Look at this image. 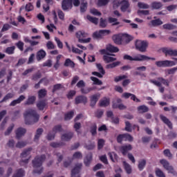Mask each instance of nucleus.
I'll return each mask as SVG.
<instances>
[{"label": "nucleus", "mask_w": 177, "mask_h": 177, "mask_svg": "<svg viewBox=\"0 0 177 177\" xmlns=\"http://www.w3.org/2000/svg\"><path fill=\"white\" fill-rule=\"evenodd\" d=\"M73 160H81L82 159V153L80 151L75 152L73 156Z\"/></svg>", "instance_id": "54"}, {"label": "nucleus", "mask_w": 177, "mask_h": 177, "mask_svg": "<svg viewBox=\"0 0 177 177\" xmlns=\"http://www.w3.org/2000/svg\"><path fill=\"white\" fill-rule=\"evenodd\" d=\"M151 8H152L153 10H158V9H161V8H162V3L158 1H153L151 3Z\"/></svg>", "instance_id": "31"}, {"label": "nucleus", "mask_w": 177, "mask_h": 177, "mask_svg": "<svg viewBox=\"0 0 177 177\" xmlns=\"http://www.w3.org/2000/svg\"><path fill=\"white\" fill-rule=\"evenodd\" d=\"M99 100V97H97V95H95L91 97V106L94 107V106L97 103V101Z\"/></svg>", "instance_id": "43"}, {"label": "nucleus", "mask_w": 177, "mask_h": 177, "mask_svg": "<svg viewBox=\"0 0 177 177\" xmlns=\"http://www.w3.org/2000/svg\"><path fill=\"white\" fill-rule=\"evenodd\" d=\"M17 48L19 49L21 52L24 50V43L21 41H18L17 43L15 44Z\"/></svg>", "instance_id": "56"}, {"label": "nucleus", "mask_w": 177, "mask_h": 177, "mask_svg": "<svg viewBox=\"0 0 177 177\" xmlns=\"http://www.w3.org/2000/svg\"><path fill=\"white\" fill-rule=\"evenodd\" d=\"M16 49V46H12L11 47H8L5 52L7 53V55H13L15 53V50Z\"/></svg>", "instance_id": "46"}, {"label": "nucleus", "mask_w": 177, "mask_h": 177, "mask_svg": "<svg viewBox=\"0 0 177 177\" xmlns=\"http://www.w3.org/2000/svg\"><path fill=\"white\" fill-rule=\"evenodd\" d=\"M35 100H37L35 95H29L24 104L25 106H32L35 103Z\"/></svg>", "instance_id": "18"}, {"label": "nucleus", "mask_w": 177, "mask_h": 177, "mask_svg": "<svg viewBox=\"0 0 177 177\" xmlns=\"http://www.w3.org/2000/svg\"><path fill=\"white\" fill-rule=\"evenodd\" d=\"M147 68L146 66H139L136 68V71L133 73V75H140V77H146V74L143 73V71H146Z\"/></svg>", "instance_id": "12"}, {"label": "nucleus", "mask_w": 177, "mask_h": 177, "mask_svg": "<svg viewBox=\"0 0 177 177\" xmlns=\"http://www.w3.org/2000/svg\"><path fill=\"white\" fill-rule=\"evenodd\" d=\"M46 56V53L44 50H40L37 53V60L39 62L40 60H42L44 57Z\"/></svg>", "instance_id": "33"}, {"label": "nucleus", "mask_w": 177, "mask_h": 177, "mask_svg": "<svg viewBox=\"0 0 177 177\" xmlns=\"http://www.w3.org/2000/svg\"><path fill=\"white\" fill-rule=\"evenodd\" d=\"M27 143L26 142L24 141H19L16 145L15 147H17V149H23V147H26Z\"/></svg>", "instance_id": "55"}, {"label": "nucleus", "mask_w": 177, "mask_h": 177, "mask_svg": "<svg viewBox=\"0 0 177 177\" xmlns=\"http://www.w3.org/2000/svg\"><path fill=\"white\" fill-rule=\"evenodd\" d=\"M120 3L122 5L120 7V10H122V12L131 13V10L129 9L130 4L128 0H122Z\"/></svg>", "instance_id": "13"}, {"label": "nucleus", "mask_w": 177, "mask_h": 177, "mask_svg": "<svg viewBox=\"0 0 177 177\" xmlns=\"http://www.w3.org/2000/svg\"><path fill=\"white\" fill-rule=\"evenodd\" d=\"M100 27L101 28H106L107 27V20L100 18Z\"/></svg>", "instance_id": "51"}, {"label": "nucleus", "mask_w": 177, "mask_h": 177, "mask_svg": "<svg viewBox=\"0 0 177 177\" xmlns=\"http://www.w3.org/2000/svg\"><path fill=\"white\" fill-rule=\"evenodd\" d=\"M91 91H93V88H85L84 87L80 89V92L83 93L84 95H86L91 92Z\"/></svg>", "instance_id": "59"}, {"label": "nucleus", "mask_w": 177, "mask_h": 177, "mask_svg": "<svg viewBox=\"0 0 177 177\" xmlns=\"http://www.w3.org/2000/svg\"><path fill=\"white\" fill-rule=\"evenodd\" d=\"M92 153H89L86 156L84 160V162L86 167H89V165H91V162H92Z\"/></svg>", "instance_id": "28"}, {"label": "nucleus", "mask_w": 177, "mask_h": 177, "mask_svg": "<svg viewBox=\"0 0 177 177\" xmlns=\"http://www.w3.org/2000/svg\"><path fill=\"white\" fill-rule=\"evenodd\" d=\"M36 106L39 110L42 111L44 110V109H45V107H46V106H48V102H46V100H40L37 103Z\"/></svg>", "instance_id": "24"}, {"label": "nucleus", "mask_w": 177, "mask_h": 177, "mask_svg": "<svg viewBox=\"0 0 177 177\" xmlns=\"http://www.w3.org/2000/svg\"><path fill=\"white\" fill-rule=\"evenodd\" d=\"M31 150H32V148H28L27 149L24 150V151L21 154V157L22 158H26V157H28V156H30Z\"/></svg>", "instance_id": "37"}, {"label": "nucleus", "mask_w": 177, "mask_h": 177, "mask_svg": "<svg viewBox=\"0 0 177 177\" xmlns=\"http://www.w3.org/2000/svg\"><path fill=\"white\" fill-rule=\"evenodd\" d=\"M87 6H88V3H86V2H83L81 3L80 11L82 13L86 12Z\"/></svg>", "instance_id": "57"}, {"label": "nucleus", "mask_w": 177, "mask_h": 177, "mask_svg": "<svg viewBox=\"0 0 177 177\" xmlns=\"http://www.w3.org/2000/svg\"><path fill=\"white\" fill-rule=\"evenodd\" d=\"M74 117V111H71L64 115L65 121H70Z\"/></svg>", "instance_id": "39"}, {"label": "nucleus", "mask_w": 177, "mask_h": 177, "mask_svg": "<svg viewBox=\"0 0 177 177\" xmlns=\"http://www.w3.org/2000/svg\"><path fill=\"white\" fill-rule=\"evenodd\" d=\"M42 133H44V129L39 128L37 129L35 137H34L35 142H38V140H39V138H41V136H42Z\"/></svg>", "instance_id": "27"}, {"label": "nucleus", "mask_w": 177, "mask_h": 177, "mask_svg": "<svg viewBox=\"0 0 177 177\" xmlns=\"http://www.w3.org/2000/svg\"><path fill=\"white\" fill-rule=\"evenodd\" d=\"M110 104V100L105 98L100 102V107H107Z\"/></svg>", "instance_id": "41"}, {"label": "nucleus", "mask_w": 177, "mask_h": 177, "mask_svg": "<svg viewBox=\"0 0 177 177\" xmlns=\"http://www.w3.org/2000/svg\"><path fill=\"white\" fill-rule=\"evenodd\" d=\"M82 168V163H77L71 171V177H81L80 172Z\"/></svg>", "instance_id": "9"}, {"label": "nucleus", "mask_w": 177, "mask_h": 177, "mask_svg": "<svg viewBox=\"0 0 177 177\" xmlns=\"http://www.w3.org/2000/svg\"><path fill=\"white\" fill-rule=\"evenodd\" d=\"M133 147L131 145H123L120 147V150L123 156H127L128 154V151H131Z\"/></svg>", "instance_id": "16"}, {"label": "nucleus", "mask_w": 177, "mask_h": 177, "mask_svg": "<svg viewBox=\"0 0 177 177\" xmlns=\"http://www.w3.org/2000/svg\"><path fill=\"white\" fill-rule=\"evenodd\" d=\"M162 28L165 30H175L176 28V26L173 25L172 24H166L162 26Z\"/></svg>", "instance_id": "47"}, {"label": "nucleus", "mask_w": 177, "mask_h": 177, "mask_svg": "<svg viewBox=\"0 0 177 177\" xmlns=\"http://www.w3.org/2000/svg\"><path fill=\"white\" fill-rule=\"evenodd\" d=\"M128 78V76L123 75H120L114 78L115 82H120V81H122V80H127Z\"/></svg>", "instance_id": "58"}, {"label": "nucleus", "mask_w": 177, "mask_h": 177, "mask_svg": "<svg viewBox=\"0 0 177 177\" xmlns=\"http://www.w3.org/2000/svg\"><path fill=\"white\" fill-rule=\"evenodd\" d=\"M147 46L148 44L146 41L138 40L136 42V48L138 50H140V52H145L146 49H147Z\"/></svg>", "instance_id": "5"}, {"label": "nucleus", "mask_w": 177, "mask_h": 177, "mask_svg": "<svg viewBox=\"0 0 177 177\" xmlns=\"http://www.w3.org/2000/svg\"><path fill=\"white\" fill-rule=\"evenodd\" d=\"M160 164H162L165 169H167V171H169V172H170L171 174H174V175H176V171H175L172 166L169 165V162L167 160L165 159L160 160Z\"/></svg>", "instance_id": "7"}, {"label": "nucleus", "mask_w": 177, "mask_h": 177, "mask_svg": "<svg viewBox=\"0 0 177 177\" xmlns=\"http://www.w3.org/2000/svg\"><path fill=\"white\" fill-rule=\"evenodd\" d=\"M26 100V96L21 95L17 100H14L10 104V106H11L12 107H15V106H16L17 104H20V103H21V102H23V100Z\"/></svg>", "instance_id": "20"}, {"label": "nucleus", "mask_w": 177, "mask_h": 177, "mask_svg": "<svg viewBox=\"0 0 177 177\" xmlns=\"http://www.w3.org/2000/svg\"><path fill=\"white\" fill-rule=\"evenodd\" d=\"M64 66H65V67H71L72 68H74V67H75V64L74 63V62L71 61V59L68 58L66 59Z\"/></svg>", "instance_id": "35"}, {"label": "nucleus", "mask_w": 177, "mask_h": 177, "mask_svg": "<svg viewBox=\"0 0 177 177\" xmlns=\"http://www.w3.org/2000/svg\"><path fill=\"white\" fill-rule=\"evenodd\" d=\"M150 109L146 105H140L137 107V111L138 114H145V113H148Z\"/></svg>", "instance_id": "25"}, {"label": "nucleus", "mask_w": 177, "mask_h": 177, "mask_svg": "<svg viewBox=\"0 0 177 177\" xmlns=\"http://www.w3.org/2000/svg\"><path fill=\"white\" fill-rule=\"evenodd\" d=\"M26 132H27V130H26V129L24 128L20 127L17 129L15 133L17 139H20L21 136H24V135L26 134Z\"/></svg>", "instance_id": "22"}, {"label": "nucleus", "mask_w": 177, "mask_h": 177, "mask_svg": "<svg viewBox=\"0 0 177 177\" xmlns=\"http://www.w3.org/2000/svg\"><path fill=\"white\" fill-rule=\"evenodd\" d=\"M146 164H147V161L146 159H140L138 161V168L139 171H143L145 169V167H146Z\"/></svg>", "instance_id": "30"}, {"label": "nucleus", "mask_w": 177, "mask_h": 177, "mask_svg": "<svg viewBox=\"0 0 177 177\" xmlns=\"http://www.w3.org/2000/svg\"><path fill=\"white\" fill-rule=\"evenodd\" d=\"M106 52L107 50L109 52H111V53H117V52L120 51V49H118V48L111 45V44H109L106 46Z\"/></svg>", "instance_id": "32"}, {"label": "nucleus", "mask_w": 177, "mask_h": 177, "mask_svg": "<svg viewBox=\"0 0 177 177\" xmlns=\"http://www.w3.org/2000/svg\"><path fill=\"white\" fill-rule=\"evenodd\" d=\"M138 6L140 9H149L150 6L146 3L139 2L138 3Z\"/></svg>", "instance_id": "53"}, {"label": "nucleus", "mask_w": 177, "mask_h": 177, "mask_svg": "<svg viewBox=\"0 0 177 177\" xmlns=\"http://www.w3.org/2000/svg\"><path fill=\"white\" fill-rule=\"evenodd\" d=\"M111 32L109 30H100L98 32H95L93 33V38H96L97 39L99 38H102V37H106V35H109Z\"/></svg>", "instance_id": "10"}, {"label": "nucleus", "mask_w": 177, "mask_h": 177, "mask_svg": "<svg viewBox=\"0 0 177 177\" xmlns=\"http://www.w3.org/2000/svg\"><path fill=\"white\" fill-rule=\"evenodd\" d=\"M46 160V156L45 155H41L40 156H37L33 160H32V165L35 169L33 170V174H38V175H41L42 172H44V167H42V162Z\"/></svg>", "instance_id": "2"}, {"label": "nucleus", "mask_w": 177, "mask_h": 177, "mask_svg": "<svg viewBox=\"0 0 177 177\" xmlns=\"http://www.w3.org/2000/svg\"><path fill=\"white\" fill-rule=\"evenodd\" d=\"M156 174L158 177H165V174H164V172L160 169H156Z\"/></svg>", "instance_id": "64"}, {"label": "nucleus", "mask_w": 177, "mask_h": 177, "mask_svg": "<svg viewBox=\"0 0 177 177\" xmlns=\"http://www.w3.org/2000/svg\"><path fill=\"white\" fill-rule=\"evenodd\" d=\"M125 131L127 132H132V124L129 121L125 122Z\"/></svg>", "instance_id": "52"}, {"label": "nucleus", "mask_w": 177, "mask_h": 177, "mask_svg": "<svg viewBox=\"0 0 177 177\" xmlns=\"http://www.w3.org/2000/svg\"><path fill=\"white\" fill-rule=\"evenodd\" d=\"M26 176V171L23 169H18L14 173L12 177H24Z\"/></svg>", "instance_id": "26"}, {"label": "nucleus", "mask_w": 177, "mask_h": 177, "mask_svg": "<svg viewBox=\"0 0 177 177\" xmlns=\"http://www.w3.org/2000/svg\"><path fill=\"white\" fill-rule=\"evenodd\" d=\"M104 142H105V141L103 139L98 140V142H97L98 150H100L101 149H103V146H104Z\"/></svg>", "instance_id": "61"}, {"label": "nucleus", "mask_w": 177, "mask_h": 177, "mask_svg": "<svg viewBox=\"0 0 177 177\" xmlns=\"http://www.w3.org/2000/svg\"><path fill=\"white\" fill-rule=\"evenodd\" d=\"M25 118V124L26 125H33L39 121V115L37 113V111L34 109H28L24 113Z\"/></svg>", "instance_id": "1"}, {"label": "nucleus", "mask_w": 177, "mask_h": 177, "mask_svg": "<svg viewBox=\"0 0 177 177\" xmlns=\"http://www.w3.org/2000/svg\"><path fill=\"white\" fill-rule=\"evenodd\" d=\"M88 102V98L84 95H79L77 96L75 99V104H80L81 103H83L84 104H86V103Z\"/></svg>", "instance_id": "17"}, {"label": "nucleus", "mask_w": 177, "mask_h": 177, "mask_svg": "<svg viewBox=\"0 0 177 177\" xmlns=\"http://www.w3.org/2000/svg\"><path fill=\"white\" fill-rule=\"evenodd\" d=\"M163 154H165L166 157H168L169 160L172 159V153H171V151L169 149H165L163 151Z\"/></svg>", "instance_id": "60"}, {"label": "nucleus", "mask_w": 177, "mask_h": 177, "mask_svg": "<svg viewBox=\"0 0 177 177\" xmlns=\"http://www.w3.org/2000/svg\"><path fill=\"white\" fill-rule=\"evenodd\" d=\"M91 81L93 82V85H103V82L99 80L97 77H91Z\"/></svg>", "instance_id": "44"}, {"label": "nucleus", "mask_w": 177, "mask_h": 177, "mask_svg": "<svg viewBox=\"0 0 177 177\" xmlns=\"http://www.w3.org/2000/svg\"><path fill=\"white\" fill-rule=\"evenodd\" d=\"M158 81H160L161 84H163V85H165V86H169V80H166L163 77H158Z\"/></svg>", "instance_id": "50"}, {"label": "nucleus", "mask_w": 177, "mask_h": 177, "mask_svg": "<svg viewBox=\"0 0 177 177\" xmlns=\"http://www.w3.org/2000/svg\"><path fill=\"white\" fill-rule=\"evenodd\" d=\"M53 132H54V133H56L57 132H62V125L58 124L55 126L53 129Z\"/></svg>", "instance_id": "63"}, {"label": "nucleus", "mask_w": 177, "mask_h": 177, "mask_svg": "<svg viewBox=\"0 0 177 177\" xmlns=\"http://www.w3.org/2000/svg\"><path fill=\"white\" fill-rule=\"evenodd\" d=\"M110 2V0H98V6H106Z\"/></svg>", "instance_id": "62"}, {"label": "nucleus", "mask_w": 177, "mask_h": 177, "mask_svg": "<svg viewBox=\"0 0 177 177\" xmlns=\"http://www.w3.org/2000/svg\"><path fill=\"white\" fill-rule=\"evenodd\" d=\"M41 77H42V74L41 73V72L38 71L32 75V81H38V80H39Z\"/></svg>", "instance_id": "49"}, {"label": "nucleus", "mask_w": 177, "mask_h": 177, "mask_svg": "<svg viewBox=\"0 0 177 177\" xmlns=\"http://www.w3.org/2000/svg\"><path fill=\"white\" fill-rule=\"evenodd\" d=\"M157 67H172L176 66V62L169 60L157 61L155 62Z\"/></svg>", "instance_id": "4"}, {"label": "nucleus", "mask_w": 177, "mask_h": 177, "mask_svg": "<svg viewBox=\"0 0 177 177\" xmlns=\"http://www.w3.org/2000/svg\"><path fill=\"white\" fill-rule=\"evenodd\" d=\"M108 156L113 162H118L119 157L115 152H109Z\"/></svg>", "instance_id": "29"}, {"label": "nucleus", "mask_w": 177, "mask_h": 177, "mask_svg": "<svg viewBox=\"0 0 177 177\" xmlns=\"http://www.w3.org/2000/svg\"><path fill=\"white\" fill-rule=\"evenodd\" d=\"M161 51L165 57L168 56H177V50H173L172 48H169L168 47H163L161 48Z\"/></svg>", "instance_id": "8"}, {"label": "nucleus", "mask_w": 177, "mask_h": 177, "mask_svg": "<svg viewBox=\"0 0 177 177\" xmlns=\"http://www.w3.org/2000/svg\"><path fill=\"white\" fill-rule=\"evenodd\" d=\"M160 118L164 122V124L167 125V127H168V128H169V129H172L174 128V127L172 125V122L171 121H169V119H168L167 117H165L162 115H160Z\"/></svg>", "instance_id": "19"}, {"label": "nucleus", "mask_w": 177, "mask_h": 177, "mask_svg": "<svg viewBox=\"0 0 177 177\" xmlns=\"http://www.w3.org/2000/svg\"><path fill=\"white\" fill-rule=\"evenodd\" d=\"M101 55H104L103 56V60L106 62V63H112V62H115L117 60V58H114L111 56H115V55H111L107 52V50L102 49L100 50Z\"/></svg>", "instance_id": "3"}, {"label": "nucleus", "mask_w": 177, "mask_h": 177, "mask_svg": "<svg viewBox=\"0 0 177 177\" xmlns=\"http://www.w3.org/2000/svg\"><path fill=\"white\" fill-rule=\"evenodd\" d=\"M123 165L127 174H132V167H131V165L128 162L124 161Z\"/></svg>", "instance_id": "36"}, {"label": "nucleus", "mask_w": 177, "mask_h": 177, "mask_svg": "<svg viewBox=\"0 0 177 177\" xmlns=\"http://www.w3.org/2000/svg\"><path fill=\"white\" fill-rule=\"evenodd\" d=\"M73 136H74V133L73 132H68L66 133H64L61 139L62 140H64L65 142H68V140H71L73 139Z\"/></svg>", "instance_id": "21"}, {"label": "nucleus", "mask_w": 177, "mask_h": 177, "mask_svg": "<svg viewBox=\"0 0 177 177\" xmlns=\"http://www.w3.org/2000/svg\"><path fill=\"white\" fill-rule=\"evenodd\" d=\"M162 24V21H161V19H153L151 20L148 26H149V27H158V26H161Z\"/></svg>", "instance_id": "23"}, {"label": "nucleus", "mask_w": 177, "mask_h": 177, "mask_svg": "<svg viewBox=\"0 0 177 177\" xmlns=\"http://www.w3.org/2000/svg\"><path fill=\"white\" fill-rule=\"evenodd\" d=\"M123 36L128 38L127 34L122 35V34L120 33L118 35H114L112 37V39L115 42V44H116V45H121L122 44V37Z\"/></svg>", "instance_id": "11"}, {"label": "nucleus", "mask_w": 177, "mask_h": 177, "mask_svg": "<svg viewBox=\"0 0 177 177\" xmlns=\"http://www.w3.org/2000/svg\"><path fill=\"white\" fill-rule=\"evenodd\" d=\"M120 64H121V62L120 61L113 62L112 64L106 65V68H114L115 67L120 66Z\"/></svg>", "instance_id": "48"}, {"label": "nucleus", "mask_w": 177, "mask_h": 177, "mask_svg": "<svg viewBox=\"0 0 177 177\" xmlns=\"http://www.w3.org/2000/svg\"><path fill=\"white\" fill-rule=\"evenodd\" d=\"M46 95H48V91H46V89H45V88L40 89L38 91L39 99H44V97H45V96H46Z\"/></svg>", "instance_id": "34"}, {"label": "nucleus", "mask_w": 177, "mask_h": 177, "mask_svg": "<svg viewBox=\"0 0 177 177\" xmlns=\"http://www.w3.org/2000/svg\"><path fill=\"white\" fill-rule=\"evenodd\" d=\"M138 16H149V15H150V10H138L137 12Z\"/></svg>", "instance_id": "45"}, {"label": "nucleus", "mask_w": 177, "mask_h": 177, "mask_svg": "<svg viewBox=\"0 0 177 177\" xmlns=\"http://www.w3.org/2000/svg\"><path fill=\"white\" fill-rule=\"evenodd\" d=\"M76 37L77 38H78L79 42H80V44H88V42H91V38L84 39H82L86 37V33H85V32L79 31L76 32Z\"/></svg>", "instance_id": "6"}, {"label": "nucleus", "mask_w": 177, "mask_h": 177, "mask_svg": "<svg viewBox=\"0 0 177 177\" xmlns=\"http://www.w3.org/2000/svg\"><path fill=\"white\" fill-rule=\"evenodd\" d=\"M14 96H15V95H13V93H8L7 95H5V97L2 99V100L0 101V103H3L5 102H8V100H9V99H12Z\"/></svg>", "instance_id": "42"}, {"label": "nucleus", "mask_w": 177, "mask_h": 177, "mask_svg": "<svg viewBox=\"0 0 177 177\" xmlns=\"http://www.w3.org/2000/svg\"><path fill=\"white\" fill-rule=\"evenodd\" d=\"M145 60H156L154 57H150L143 55H138L134 57V62H143Z\"/></svg>", "instance_id": "14"}, {"label": "nucleus", "mask_w": 177, "mask_h": 177, "mask_svg": "<svg viewBox=\"0 0 177 177\" xmlns=\"http://www.w3.org/2000/svg\"><path fill=\"white\" fill-rule=\"evenodd\" d=\"M62 8L63 10H68V9L73 8V0H63Z\"/></svg>", "instance_id": "15"}, {"label": "nucleus", "mask_w": 177, "mask_h": 177, "mask_svg": "<svg viewBox=\"0 0 177 177\" xmlns=\"http://www.w3.org/2000/svg\"><path fill=\"white\" fill-rule=\"evenodd\" d=\"M108 21L112 24V26H118V24H120V22L117 18H113L111 17L108 18Z\"/></svg>", "instance_id": "38"}, {"label": "nucleus", "mask_w": 177, "mask_h": 177, "mask_svg": "<svg viewBox=\"0 0 177 177\" xmlns=\"http://www.w3.org/2000/svg\"><path fill=\"white\" fill-rule=\"evenodd\" d=\"M88 21H91V23H93V24L97 25L99 23V19L96 17H91V15H87L86 17Z\"/></svg>", "instance_id": "40"}]
</instances>
